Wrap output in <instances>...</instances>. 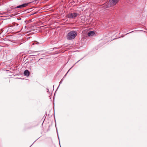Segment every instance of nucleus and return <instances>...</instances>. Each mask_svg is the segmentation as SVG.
I'll return each mask as SVG.
<instances>
[{
  "label": "nucleus",
  "mask_w": 147,
  "mask_h": 147,
  "mask_svg": "<svg viewBox=\"0 0 147 147\" xmlns=\"http://www.w3.org/2000/svg\"><path fill=\"white\" fill-rule=\"evenodd\" d=\"M24 74L25 76H28L29 75L30 73L28 70H26L24 71Z\"/></svg>",
  "instance_id": "nucleus-4"
},
{
  "label": "nucleus",
  "mask_w": 147,
  "mask_h": 147,
  "mask_svg": "<svg viewBox=\"0 0 147 147\" xmlns=\"http://www.w3.org/2000/svg\"><path fill=\"white\" fill-rule=\"evenodd\" d=\"M119 0H110V3H107V7H110L115 6L119 1Z\"/></svg>",
  "instance_id": "nucleus-1"
},
{
  "label": "nucleus",
  "mask_w": 147,
  "mask_h": 147,
  "mask_svg": "<svg viewBox=\"0 0 147 147\" xmlns=\"http://www.w3.org/2000/svg\"><path fill=\"white\" fill-rule=\"evenodd\" d=\"M94 34L95 33L94 31H90L88 33V36H90L94 35Z\"/></svg>",
  "instance_id": "nucleus-5"
},
{
  "label": "nucleus",
  "mask_w": 147,
  "mask_h": 147,
  "mask_svg": "<svg viewBox=\"0 0 147 147\" xmlns=\"http://www.w3.org/2000/svg\"><path fill=\"white\" fill-rule=\"evenodd\" d=\"M68 40L72 39L74 38V31H72L69 32L67 36Z\"/></svg>",
  "instance_id": "nucleus-2"
},
{
  "label": "nucleus",
  "mask_w": 147,
  "mask_h": 147,
  "mask_svg": "<svg viewBox=\"0 0 147 147\" xmlns=\"http://www.w3.org/2000/svg\"><path fill=\"white\" fill-rule=\"evenodd\" d=\"M28 3H24L21 5L17 6V7H16V8H22V7H25L26 6H28Z\"/></svg>",
  "instance_id": "nucleus-3"
},
{
  "label": "nucleus",
  "mask_w": 147,
  "mask_h": 147,
  "mask_svg": "<svg viewBox=\"0 0 147 147\" xmlns=\"http://www.w3.org/2000/svg\"><path fill=\"white\" fill-rule=\"evenodd\" d=\"M77 33L76 32L74 31V38L77 35Z\"/></svg>",
  "instance_id": "nucleus-7"
},
{
  "label": "nucleus",
  "mask_w": 147,
  "mask_h": 147,
  "mask_svg": "<svg viewBox=\"0 0 147 147\" xmlns=\"http://www.w3.org/2000/svg\"><path fill=\"white\" fill-rule=\"evenodd\" d=\"M73 16H74L72 13H70L68 15V17L69 18H73Z\"/></svg>",
  "instance_id": "nucleus-6"
},
{
  "label": "nucleus",
  "mask_w": 147,
  "mask_h": 147,
  "mask_svg": "<svg viewBox=\"0 0 147 147\" xmlns=\"http://www.w3.org/2000/svg\"><path fill=\"white\" fill-rule=\"evenodd\" d=\"M78 14L77 13H74V17H76L77 16Z\"/></svg>",
  "instance_id": "nucleus-8"
}]
</instances>
